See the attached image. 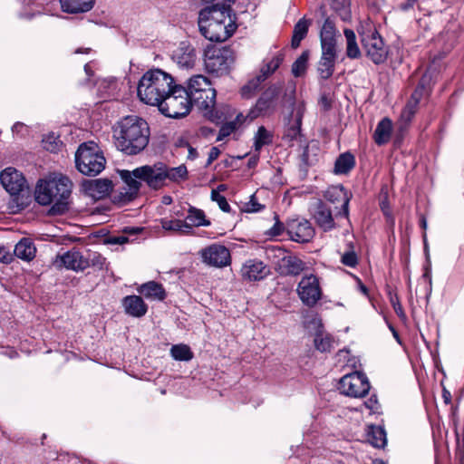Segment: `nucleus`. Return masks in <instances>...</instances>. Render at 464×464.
<instances>
[{
  "mask_svg": "<svg viewBox=\"0 0 464 464\" xmlns=\"http://www.w3.org/2000/svg\"><path fill=\"white\" fill-rule=\"evenodd\" d=\"M201 34L211 42H224L237 30L236 14L230 6L210 5L198 14Z\"/></svg>",
  "mask_w": 464,
  "mask_h": 464,
  "instance_id": "nucleus-1",
  "label": "nucleus"
},
{
  "mask_svg": "<svg viewBox=\"0 0 464 464\" xmlns=\"http://www.w3.org/2000/svg\"><path fill=\"white\" fill-rule=\"evenodd\" d=\"M113 139L119 150L127 155H136L149 143V125L139 116L124 117L113 127Z\"/></svg>",
  "mask_w": 464,
  "mask_h": 464,
  "instance_id": "nucleus-2",
  "label": "nucleus"
},
{
  "mask_svg": "<svg viewBox=\"0 0 464 464\" xmlns=\"http://www.w3.org/2000/svg\"><path fill=\"white\" fill-rule=\"evenodd\" d=\"M72 184L63 174L53 173L37 181L34 198L43 206L51 205L53 215L63 214L68 209Z\"/></svg>",
  "mask_w": 464,
  "mask_h": 464,
  "instance_id": "nucleus-3",
  "label": "nucleus"
},
{
  "mask_svg": "<svg viewBox=\"0 0 464 464\" xmlns=\"http://www.w3.org/2000/svg\"><path fill=\"white\" fill-rule=\"evenodd\" d=\"M164 163L157 162L153 165H144L133 170H121L120 176L127 185V191L124 194L125 200H132L138 194L141 182L152 189H160L164 183Z\"/></svg>",
  "mask_w": 464,
  "mask_h": 464,
  "instance_id": "nucleus-4",
  "label": "nucleus"
},
{
  "mask_svg": "<svg viewBox=\"0 0 464 464\" xmlns=\"http://www.w3.org/2000/svg\"><path fill=\"white\" fill-rule=\"evenodd\" d=\"M174 84L171 74L161 69H150L140 79L137 94L142 102L156 106L171 91Z\"/></svg>",
  "mask_w": 464,
  "mask_h": 464,
  "instance_id": "nucleus-5",
  "label": "nucleus"
},
{
  "mask_svg": "<svg viewBox=\"0 0 464 464\" xmlns=\"http://www.w3.org/2000/svg\"><path fill=\"white\" fill-rule=\"evenodd\" d=\"M186 90L190 101L203 111L206 117L213 121L218 119L215 113L217 92L206 76L197 74L190 77Z\"/></svg>",
  "mask_w": 464,
  "mask_h": 464,
  "instance_id": "nucleus-6",
  "label": "nucleus"
},
{
  "mask_svg": "<svg viewBox=\"0 0 464 464\" xmlns=\"http://www.w3.org/2000/svg\"><path fill=\"white\" fill-rule=\"evenodd\" d=\"M77 169L87 176H96L101 173L106 164L102 150L94 141L81 144L75 153Z\"/></svg>",
  "mask_w": 464,
  "mask_h": 464,
  "instance_id": "nucleus-7",
  "label": "nucleus"
},
{
  "mask_svg": "<svg viewBox=\"0 0 464 464\" xmlns=\"http://www.w3.org/2000/svg\"><path fill=\"white\" fill-rule=\"evenodd\" d=\"M159 111L169 118H181L190 111V101L185 87L174 84L171 91L157 105Z\"/></svg>",
  "mask_w": 464,
  "mask_h": 464,
  "instance_id": "nucleus-8",
  "label": "nucleus"
},
{
  "mask_svg": "<svg viewBox=\"0 0 464 464\" xmlns=\"http://www.w3.org/2000/svg\"><path fill=\"white\" fill-rule=\"evenodd\" d=\"M235 61L230 48L208 45L204 52V65L208 73L222 76L229 72Z\"/></svg>",
  "mask_w": 464,
  "mask_h": 464,
  "instance_id": "nucleus-9",
  "label": "nucleus"
},
{
  "mask_svg": "<svg viewBox=\"0 0 464 464\" xmlns=\"http://www.w3.org/2000/svg\"><path fill=\"white\" fill-rule=\"evenodd\" d=\"M371 385L366 375L353 372L341 378L338 389L341 393L353 398H362L368 394Z\"/></svg>",
  "mask_w": 464,
  "mask_h": 464,
  "instance_id": "nucleus-10",
  "label": "nucleus"
},
{
  "mask_svg": "<svg viewBox=\"0 0 464 464\" xmlns=\"http://www.w3.org/2000/svg\"><path fill=\"white\" fill-rule=\"evenodd\" d=\"M306 108L304 102L293 103L291 111L284 118V135L283 139L288 142H293L301 138L302 121Z\"/></svg>",
  "mask_w": 464,
  "mask_h": 464,
  "instance_id": "nucleus-11",
  "label": "nucleus"
},
{
  "mask_svg": "<svg viewBox=\"0 0 464 464\" xmlns=\"http://www.w3.org/2000/svg\"><path fill=\"white\" fill-rule=\"evenodd\" d=\"M341 37L334 21L327 17L320 29L321 54L338 57V40Z\"/></svg>",
  "mask_w": 464,
  "mask_h": 464,
  "instance_id": "nucleus-12",
  "label": "nucleus"
},
{
  "mask_svg": "<svg viewBox=\"0 0 464 464\" xmlns=\"http://www.w3.org/2000/svg\"><path fill=\"white\" fill-rule=\"evenodd\" d=\"M362 44L367 55L374 63L378 64L385 61L387 50L382 38L374 28L363 32L362 34Z\"/></svg>",
  "mask_w": 464,
  "mask_h": 464,
  "instance_id": "nucleus-13",
  "label": "nucleus"
},
{
  "mask_svg": "<svg viewBox=\"0 0 464 464\" xmlns=\"http://www.w3.org/2000/svg\"><path fill=\"white\" fill-rule=\"evenodd\" d=\"M296 291L303 304L308 307L314 306L323 295L319 280L314 275L302 277Z\"/></svg>",
  "mask_w": 464,
  "mask_h": 464,
  "instance_id": "nucleus-14",
  "label": "nucleus"
},
{
  "mask_svg": "<svg viewBox=\"0 0 464 464\" xmlns=\"http://www.w3.org/2000/svg\"><path fill=\"white\" fill-rule=\"evenodd\" d=\"M198 255L201 261L207 266L222 268L231 263V255L229 250L223 245L214 243L202 248Z\"/></svg>",
  "mask_w": 464,
  "mask_h": 464,
  "instance_id": "nucleus-15",
  "label": "nucleus"
},
{
  "mask_svg": "<svg viewBox=\"0 0 464 464\" xmlns=\"http://www.w3.org/2000/svg\"><path fill=\"white\" fill-rule=\"evenodd\" d=\"M327 201L334 205V217L347 218L349 214V202L351 194L342 185L331 186L324 192Z\"/></svg>",
  "mask_w": 464,
  "mask_h": 464,
  "instance_id": "nucleus-16",
  "label": "nucleus"
},
{
  "mask_svg": "<svg viewBox=\"0 0 464 464\" xmlns=\"http://www.w3.org/2000/svg\"><path fill=\"white\" fill-rule=\"evenodd\" d=\"M286 232L291 240L297 243L309 242L314 237V229L311 223L299 218L287 220Z\"/></svg>",
  "mask_w": 464,
  "mask_h": 464,
  "instance_id": "nucleus-17",
  "label": "nucleus"
},
{
  "mask_svg": "<svg viewBox=\"0 0 464 464\" xmlns=\"http://www.w3.org/2000/svg\"><path fill=\"white\" fill-rule=\"evenodd\" d=\"M273 251L277 253L276 254L279 258L277 267L281 274L297 276L304 270L305 264L296 256L288 255L286 251L282 248H276Z\"/></svg>",
  "mask_w": 464,
  "mask_h": 464,
  "instance_id": "nucleus-18",
  "label": "nucleus"
},
{
  "mask_svg": "<svg viewBox=\"0 0 464 464\" xmlns=\"http://www.w3.org/2000/svg\"><path fill=\"white\" fill-rule=\"evenodd\" d=\"M53 266L57 268L65 267L73 271H83L89 267L85 257L76 249L69 250L62 255H57Z\"/></svg>",
  "mask_w": 464,
  "mask_h": 464,
  "instance_id": "nucleus-19",
  "label": "nucleus"
},
{
  "mask_svg": "<svg viewBox=\"0 0 464 464\" xmlns=\"http://www.w3.org/2000/svg\"><path fill=\"white\" fill-rule=\"evenodd\" d=\"M1 184L12 196L18 195L26 188V180L22 173L14 168H6L0 174Z\"/></svg>",
  "mask_w": 464,
  "mask_h": 464,
  "instance_id": "nucleus-20",
  "label": "nucleus"
},
{
  "mask_svg": "<svg viewBox=\"0 0 464 464\" xmlns=\"http://www.w3.org/2000/svg\"><path fill=\"white\" fill-rule=\"evenodd\" d=\"M280 87L276 85L266 89L262 96L258 99L254 109L250 111V117L256 118L272 111L274 108V100L279 93Z\"/></svg>",
  "mask_w": 464,
  "mask_h": 464,
  "instance_id": "nucleus-21",
  "label": "nucleus"
},
{
  "mask_svg": "<svg viewBox=\"0 0 464 464\" xmlns=\"http://www.w3.org/2000/svg\"><path fill=\"white\" fill-rule=\"evenodd\" d=\"M83 192L92 198L98 200L106 197L112 189V183L109 179L85 180L82 184Z\"/></svg>",
  "mask_w": 464,
  "mask_h": 464,
  "instance_id": "nucleus-22",
  "label": "nucleus"
},
{
  "mask_svg": "<svg viewBox=\"0 0 464 464\" xmlns=\"http://www.w3.org/2000/svg\"><path fill=\"white\" fill-rule=\"evenodd\" d=\"M314 218L318 227L324 232L330 231L335 227L332 210L326 204L321 201L315 207Z\"/></svg>",
  "mask_w": 464,
  "mask_h": 464,
  "instance_id": "nucleus-23",
  "label": "nucleus"
},
{
  "mask_svg": "<svg viewBox=\"0 0 464 464\" xmlns=\"http://www.w3.org/2000/svg\"><path fill=\"white\" fill-rule=\"evenodd\" d=\"M197 59L195 49L186 44L181 43L173 53V60L182 68H192Z\"/></svg>",
  "mask_w": 464,
  "mask_h": 464,
  "instance_id": "nucleus-24",
  "label": "nucleus"
},
{
  "mask_svg": "<svg viewBox=\"0 0 464 464\" xmlns=\"http://www.w3.org/2000/svg\"><path fill=\"white\" fill-rule=\"evenodd\" d=\"M122 306L127 314L132 317H141L148 311V306L139 295H128L122 299Z\"/></svg>",
  "mask_w": 464,
  "mask_h": 464,
  "instance_id": "nucleus-25",
  "label": "nucleus"
},
{
  "mask_svg": "<svg viewBox=\"0 0 464 464\" xmlns=\"http://www.w3.org/2000/svg\"><path fill=\"white\" fill-rule=\"evenodd\" d=\"M266 266L257 260H248L241 268L242 276L250 281L261 280L266 276Z\"/></svg>",
  "mask_w": 464,
  "mask_h": 464,
  "instance_id": "nucleus-26",
  "label": "nucleus"
},
{
  "mask_svg": "<svg viewBox=\"0 0 464 464\" xmlns=\"http://www.w3.org/2000/svg\"><path fill=\"white\" fill-rule=\"evenodd\" d=\"M14 256L24 261H31L35 257L36 247L30 238H22L14 246Z\"/></svg>",
  "mask_w": 464,
  "mask_h": 464,
  "instance_id": "nucleus-27",
  "label": "nucleus"
},
{
  "mask_svg": "<svg viewBox=\"0 0 464 464\" xmlns=\"http://www.w3.org/2000/svg\"><path fill=\"white\" fill-rule=\"evenodd\" d=\"M138 292L148 299L162 301L166 297L162 285L155 281H150L141 285L138 288Z\"/></svg>",
  "mask_w": 464,
  "mask_h": 464,
  "instance_id": "nucleus-28",
  "label": "nucleus"
},
{
  "mask_svg": "<svg viewBox=\"0 0 464 464\" xmlns=\"http://www.w3.org/2000/svg\"><path fill=\"white\" fill-rule=\"evenodd\" d=\"M62 10L65 13H85L93 6L94 0H60Z\"/></svg>",
  "mask_w": 464,
  "mask_h": 464,
  "instance_id": "nucleus-29",
  "label": "nucleus"
},
{
  "mask_svg": "<svg viewBox=\"0 0 464 464\" xmlns=\"http://www.w3.org/2000/svg\"><path fill=\"white\" fill-rule=\"evenodd\" d=\"M310 25L311 20L306 19L305 17L301 18L295 24L291 41V45L294 49L299 47L302 40L306 37Z\"/></svg>",
  "mask_w": 464,
  "mask_h": 464,
  "instance_id": "nucleus-30",
  "label": "nucleus"
},
{
  "mask_svg": "<svg viewBox=\"0 0 464 464\" xmlns=\"http://www.w3.org/2000/svg\"><path fill=\"white\" fill-rule=\"evenodd\" d=\"M392 121L388 118L382 119L378 123L374 131V141L378 145H382L389 141L392 133Z\"/></svg>",
  "mask_w": 464,
  "mask_h": 464,
  "instance_id": "nucleus-31",
  "label": "nucleus"
},
{
  "mask_svg": "<svg viewBox=\"0 0 464 464\" xmlns=\"http://www.w3.org/2000/svg\"><path fill=\"white\" fill-rule=\"evenodd\" d=\"M336 60V57L321 54L317 63V72L323 80H327L333 75Z\"/></svg>",
  "mask_w": 464,
  "mask_h": 464,
  "instance_id": "nucleus-32",
  "label": "nucleus"
},
{
  "mask_svg": "<svg viewBox=\"0 0 464 464\" xmlns=\"http://www.w3.org/2000/svg\"><path fill=\"white\" fill-rule=\"evenodd\" d=\"M355 165V159L350 152L342 153L335 160L334 173L347 174Z\"/></svg>",
  "mask_w": 464,
  "mask_h": 464,
  "instance_id": "nucleus-33",
  "label": "nucleus"
},
{
  "mask_svg": "<svg viewBox=\"0 0 464 464\" xmlns=\"http://www.w3.org/2000/svg\"><path fill=\"white\" fill-rule=\"evenodd\" d=\"M187 225L189 227V233L193 227L209 226L210 222L206 219L205 213L198 208L190 207L188 216L186 217Z\"/></svg>",
  "mask_w": 464,
  "mask_h": 464,
  "instance_id": "nucleus-34",
  "label": "nucleus"
},
{
  "mask_svg": "<svg viewBox=\"0 0 464 464\" xmlns=\"http://www.w3.org/2000/svg\"><path fill=\"white\" fill-rule=\"evenodd\" d=\"M368 441L376 448H382L386 445V432L381 426H372L367 433Z\"/></svg>",
  "mask_w": 464,
  "mask_h": 464,
  "instance_id": "nucleus-35",
  "label": "nucleus"
},
{
  "mask_svg": "<svg viewBox=\"0 0 464 464\" xmlns=\"http://www.w3.org/2000/svg\"><path fill=\"white\" fill-rule=\"evenodd\" d=\"M344 36L346 38V54L351 59L360 57L361 52L356 42V36L352 29H344Z\"/></svg>",
  "mask_w": 464,
  "mask_h": 464,
  "instance_id": "nucleus-36",
  "label": "nucleus"
},
{
  "mask_svg": "<svg viewBox=\"0 0 464 464\" xmlns=\"http://www.w3.org/2000/svg\"><path fill=\"white\" fill-rule=\"evenodd\" d=\"M164 183L169 179L170 181L179 182L187 179L188 170L185 165H180L175 168H169L164 164Z\"/></svg>",
  "mask_w": 464,
  "mask_h": 464,
  "instance_id": "nucleus-37",
  "label": "nucleus"
},
{
  "mask_svg": "<svg viewBox=\"0 0 464 464\" xmlns=\"http://www.w3.org/2000/svg\"><path fill=\"white\" fill-rule=\"evenodd\" d=\"M160 223L162 228L165 230L189 234V227L187 225V222L183 220L163 218Z\"/></svg>",
  "mask_w": 464,
  "mask_h": 464,
  "instance_id": "nucleus-38",
  "label": "nucleus"
},
{
  "mask_svg": "<svg viewBox=\"0 0 464 464\" xmlns=\"http://www.w3.org/2000/svg\"><path fill=\"white\" fill-rule=\"evenodd\" d=\"M170 355L176 361L188 362L193 358V353L189 346L183 343L172 345Z\"/></svg>",
  "mask_w": 464,
  "mask_h": 464,
  "instance_id": "nucleus-39",
  "label": "nucleus"
},
{
  "mask_svg": "<svg viewBox=\"0 0 464 464\" xmlns=\"http://www.w3.org/2000/svg\"><path fill=\"white\" fill-rule=\"evenodd\" d=\"M265 80V74H257L255 78L248 81V82L241 88L242 96L246 99L252 97L259 90L261 83Z\"/></svg>",
  "mask_w": 464,
  "mask_h": 464,
  "instance_id": "nucleus-40",
  "label": "nucleus"
},
{
  "mask_svg": "<svg viewBox=\"0 0 464 464\" xmlns=\"http://www.w3.org/2000/svg\"><path fill=\"white\" fill-rule=\"evenodd\" d=\"M273 135L264 126H260L254 137V147L256 151H260L263 146L272 142Z\"/></svg>",
  "mask_w": 464,
  "mask_h": 464,
  "instance_id": "nucleus-41",
  "label": "nucleus"
},
{
  "mask_svg": "<svg viewBox=\"0 0 464 464\" xmlns=\"http://www.w3.org/2000/svg\"><path fill=\"white\" fill-rule=\"evenodd\" d=\"M243 118L242 114H238L235 121L224 123L219 130L217 140H223L226 137L233 133L243 121Z\"/></svg>",
  "mask_w": 464,
  "mask_h": 464,
  "instance_id": "nucleus-42",
  "label": "nucleus"
},
{
  "mask_svg": "<svg viewBox=\"0 0 464 464\" xmlns=\"http://www.w3.org/2000/svg\"><path fill=\"white\" fill-rule=\"evenodd\" d=\"M331 5L342 20L346 21L350 19V0H331Z\"/></svg>",
  "mask_w": 464,
  "mask_h": 464,
  "instance_id": "nucleus-43",
  "label": "nucleus"
},
{
  "mask_svg": "<svg viewBox=\"0 0 464 464\" xmlns=\"http://www.w3.org/2000/svg\"><path fill=\"white\" fill-rule=\"evenodd\" d=\"M99 92L102 98L114 96L117 90V82L115 79H103L99 82Z\"/></svg>",
  "mask_w": 464,
  "mask_h": 464,
  "instance_id": "nucleus-44",
  "label": "nucleus"
},
{
  "mask_svg": "<svg viewBox=\"0 0 464 464\" xmlns=\"http://www.w3.org/2000/svg\"><path fill=\"white\" fill-rule=\"evenodd\" d=\"M416 102H407L406 106L403 108L401 117H400V124L401 128H405L411 121L417 111Z\"/></svg>",
  "mask_w": 464,
  "mask_h": 464,
  "instance_id": "nucleus-45",
  "label": "nucleus"
},
{
  "mask_svg": "<svg viewBox=\"0 0 464 464\" xmlns=\"http://www.w3.org/2000/svg\"><path fill=\"white\" fill-rule=\"evenodd\" d=\"M283 60H284L283 53H278L261 68L259 74H265L266 79L270 74H272L280 66Z\"/></svg>",
  "mask_w": 464,
  "mask_h": 464,
  "instance_id": "nucleus-46",
  "label": "nucleus"
},
{
  "mask_svg": "<svg viewBox=\"0 0 464 464\" xmlns=\"http://www.w3.org/2000/svg\"><path fill=\"white\" fill-rule=\"evenodd\" d=\"M309 58V53L304 52L294 63L292 66V72L295 77L303 75L306 70V65Z\"/></svg>",
  "mask_w": 464,
  "mask_h": 464,
  "instance_id": "nucleus-47",
  "label": "nucleus"
},
{
  "mask_svg": "<svg viewBox=\"0 0 464 464\" xmlns=\"http://www.w3.org/2000/svg\"><path fill=\"white\" fill-rule=\"evenodd\" d=\"M349 250L344 252L341 256V262L349 267H354L358 264V257L355 251L353 249V243H349Z\"/></svg>",
  "mask_w": 464,
  "mask_h": 464,
  "instance_id": "nucleus-48",
  "label": "nucleus"
},
{
  "mask_svg": "<svg viewBox=\"0 0 464 464\" xmlns=\"http://www.w3.org/2000/svg\"><path fill=\"white\" fill-rule=\"evenodd\" d=\"M85 260L89 263V266H94L98 269H102L105 266L106 259L101 254L97 252H92L85 257Z\"/></svg>",
  "mask_w": 464,
  "mask_h": 464,
  "instance_id": "nucleus-49",
  "label": "nucleus"
},
{
  "mask_svg": "<svg viewBox=\"0 0 464 464\" xmlns=\"http://www.w3.org/2000/svg\"><path fill=\"white\" fill-rule=\"evenodd\" d=\"M427 82H428V77H427V75H424L421 78L418 87L415 89V91L411 94V97L408 102H416V106L418 107L419 102H420L421 96L423 95V92H425V84Z\"/></svg>",
  "mask_w": 464,
  "mask_h": 464,
  "instance_id": "nucleus-50",
  "label": "nucleus"
},
{
  "mask_svg": "<svg viewBox=\"0 0 464 464\" xmlns=\"http://www.w3.org/2000/svg\"><path fill=\"white\" fill-rule=\"evenodd\" d=\"M211 199L218 203L219 208L224 212L230 211V206L227 203L226 198L219 193V191L213 189L211 191Z\"/></svg>",
  "mask_w": 464,
  "mask_h": 464,
  "instance_id": "nucleus-51",
  "label": "nucleus"
},
{
  "mask_svg": "<svg viewBox=\"0 0 464 464\" xmlns=\"http://www.w3.org/2000/svg\"><path fill=\"white\" fill-rule=\"evenodd\" d=\"M314 344L317 350L327 352L331 348V339L329 336H323L322 334H318L314 338Z\"/></svg>",
  "mask_w": 464,
  "mask_h": 464,
  "instance_id": "nucleus-52",
  "label": "nucleus"
},
{
  "mask_svg": "<svg viewBox=\"0 0 464 464\" xmlns=\"http://www.w3.org/2000/svg\"><path fill=\"white\" fill-rule=\"evenodd\" d=\"M285 229L286 230V224L285 225L284 223L280 222L276 218V223L269 230V235L273 237L280 236Z\"/></svg>",
  "mask_w": 464,
  "mask_h": 464,
  "instance_id": "nucleus-53",
  "label": "nucleus"
},
{
  "mask_svg": "<svg viewBox=\"0 0 464 464\" xmlns=\"http://www.w3.org/2000/svg\"><path fill=\"white\" fill-rule=\"evenodd\" d=\"M391 303L392 304V307H393L396 314L399 317H401L402 319H405V317H406L405 313H404L403 308H402L401 304H400L398 298L397 297H394V298L392 297L391 298Z\"/></svg>",
  "mask_w": 464,
  "mask_h": 464,
  "instance_id": "nucleus-54",
  "label": "nucleus"
},
{
  "mask_svg": "<svg viewBox=\"0 0 464 464\" xmlns=\"http://www.w3.org/2000/svg\"><path fill=\"white\" fill-rule=\"evenodd\" d=\"M12 260V254L5 246H0V262L8 264Z\"/></svg>",
  "mask_w": 464,
  "mask_h": 464,
  "instance_id": "nucleus-55",
  "label": "nucleus"
},
{
  "mask_svg": "<svg viewBox=\"0 0 464 464\" xmlns=\"http://www.w3.org/2000/svg\"><path fill=\"white\" fill-rule=\"evenodd\" d=\"M219 154H220L219 149L218 147H212L208 153L207 164L210 165L214 160H216L218 158Z\"/></svg>",
  "mask_w": 464,
  "mask_h": 464,
  "instance_id": "nucleus-56",
  "label": "nucleus"
},
{
  "mask_svg": "<svg viewBox=\"0 0 464 464\" xmlns=\"http://www.w3.org/2000/svg\"><path fill=\"white\" fill-rule=\"evenodd\" d=\"M205 3L217 5L218 6H230L235 0H203Z\"/></svg>",
  "mask_w": 464,
  "mask_h": 464,
  "instance_id": "nucleus-57",
  "label": "nucleus"
},
{
  "mask_svg": "<svg viewBox=\"0 0 464 464\" xmlns=\"http://www.w3.org/2000/svg\"><path fill=\"white\" fill-rule=\"evenodd\" d=\"M365 405L368 409H370L372 411H375L378 410V401L375 397H371L366 402Z\"/></svg>",
  "mask_w": 464,
  "mask_h": 464,
  "instance_id": "nucleus-58",
  "label": "nucleus"
},
{
  "mask_svg": "<svg viewBox=\"0 0 464 464\" xmlns=\"http://www.w3.org/2000/svg\"><path fill=\"white\" fill-rule=\"evenodd\" d=\"M127 242H128V237L125 236L111 237L110 238V243H111V244L123 245Z\"/></svg>",
  "mask_w": 464,
  "mask_h": 464,
  "instance_id": "nucleus-59",
  "label": "nucleus"
},
{
  "mask_svg": "<svg viewBox=\"0 0 464 464\" xmlns=\"http://www.w3.org/2000/svg\"><path fill=\"white\" fill-rule=\"evenodd\" d=\"M43 141L44 144V148L47 150L54 151L58 148V143L56 141H54L53 143L50 142L49 144L46 140H44Z\"/></svg>",
  "mask_w": 464,
  "mask_h": 464,
  "instance_id": "nucleus-60",
  "label": "nucleus"
},
{
  "mask_svg": "<svg viewBox=\"0 0 464 464\" xmlns=\"http://www.w3.org/2000/svg\"><path fill=\"white\" fill-rule=\"evenodd\" d=\"M84 71H85V73L87 74L89 79L93 75V72L92 71V67H91L90 63H86L84 65Z\"/></svg>",
  "mask_w": 464,
  "mask_h": 464,
  "instance_id": "nucleus-61",
  "label": "nucleus"
},
{
  "mask_svg": "<svg viewBox=\"0 0 464 464\" xmlns=\"http://www.w3.org/2000/svg\"><path fill=\"white\" fill-rule=\"evenodd\" d=\"M23 128H24L23 123L16 122L15 124H14L12 130H13V132H20Z\"/></svg>",
  "mask_w": 464,
  "mask_h": 464,
  "instance_id": "nucleus-62",
  "label": "nucleus"
},
{
  "mask_svg": "<svg viewBox=\"0 0 464 464\" xmlns=\"http://www.w3.org/2000/svg\"><path fill=\"white\" fill-rule=\"evenodd\" d=\"M91 52V48H78L75 50V53H89Z\"/></svg>",
  "mask_w": 464,
  "mask_h": 464,
  "instance_id": "nucleus-63",
  "label": "nucleus"
},
{
  "mask_svg": "<svg viewBox=\"0 0 464 464\" xmlns=\"http://www.w3.org/2000/svg\"><path fill=\"white\" fill-rule=\"evenodd\" d=\"M260 208H261V205H259V204H253V207H252V208L250 210L254 211V212H256V211H259Z\"/></svg>",
  "mask_w": 464,
  "mask_h": 464,
  "instance_id": "nucleus-64",
  "label": "nucleus"
}]
</instances>
